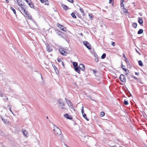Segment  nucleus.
Masks as SVG:
<instances>
[{
    "label": "nucleus",
    "instance_id": "obj_1",
    "mask_svg": "<svg viewBox=\"0 0 147 147\" xmlns=\"http://www.w3.org/2000/svg\"><path fill=\"white\" fill-rule=\"evenodd\" d=\"M21 9L22 11L25 14V16L27 17L28 19L31 20L32 19V16L29 14L27 11L25 10L24 7L22 6Z\"/></svg>",
    "mask_w": 147,
    "mask_h": 147
},
{
    "label": "nucleus",
    "instance_id": "obj_2",
    "mask_svg": "<svg viewBox=\"0 0 147 147\" xmlns=\"http://www.w3.org/2000/svg\"><path fill=\"white\" fill-rule=\"evenodd\" d=\"M58 102L59 108L62 109H65L64 102L61 99H59Z\"/></svg>",
    "mask_w": 147,
    "mask_h": 147
},
{
    "label": "nucleus",
    "instance_id": "obj_3",
    "mask_svg": "<svg viewBox=\"0 0 147 147\" xmlns=\"http://www.w3.org/2000/svg\"><path fill=\"white\" fill-rule=\"evenodd\" d=\"M53 130L54 133L57 135H59L61 134V131L59 128L55 125L53 127Z\"/></svg>",
    "mask_w": 147,
    "mask_h": 147
},
{
    "label": "nucleus",
    "instance_id": "obj_4",
    "mask_svg": "<svg viewBox=\"0 0 147 147\" xmlns=\"http://www.w3.org/2000/svg\"><path fill=\"white\" fill-rule=\"evenodd\" d=\"M65 101L68 105V106L71 109L74 110V111H75V110L74 109V106L73 105L72 102L69 100H68L67 98H65Z\"/></svg>",
    "mask_w": 147,
    "mask_h": 147
},
{
    "label": "nucleus",
    "instance_id": "obj_5",
    "mask_svg": "<svg viewBox=\"0 0 147 147\" xmlns=\"http://www.w3.org/2000/svg\"><path fill=\"white\" fill-rule=\"evenodd\" d=\"M83 43L89 49H91V46L88 42L85 41H84Z\"/></svg>",
    "mask_w": 147,
    "mask_h": 147
},
{
    "label": "nucleus",
    "instance_id": "obj_6",
    "mask_svg": "<svg viewBox=\"0 0 147 147\" xmlns=\"http://www.w3.org/2000/svg\"><path fill=\"white\" fill-rule=\"evenodd\" d=\"M119 79L120 81L123 82H125V77L124 75L123 74H121L120 75Z\"/></svg>",
    "mask_w": 147,
    "mask_h": 147
},
{
    "label": "nucleus",
    "instance_id": "obj_7",
    "mask_svg": "<svg viewBox=\"0 0 147 147\" xmlns=\"http://www.w3.org/2000/svg\"><path fill=\"white\" fill-rule=\"evenodd\" d=\"M59 51L62 55L64 56H66L67 54V53L66 51H64L61 49H59Z\"/></svg>",
    "mask_w": 147,
    "mask_h": 147
},
{
    "label": "nucleus",
    "instance_id": "obj_8",
    "mask_svg": "<svg viewBox=\"0 0 147 147\" xmlns=\"http://www.w3.org/2000/svg\"><path fill=\"white\" fill-rule=\"evenodd\" d=\"M47 50L48 52H51L53 50L51 47L50 46L48 45H47Z\"/></svg>",
    "mask_w": 147,
    "mask_h": 147
},
{
    "label": "nucleus",
    "instance_id": "obj_9",
    "mask_svg": "<svg viewBox=\"0 0 147 147\" xmlns=\"http://www.w3.org/2000/svg\"><path fill=\"white\" fill-rule=\"evenodd\" d=\"M79 68L81 70L84 71L85 70L84 65L82 64H81L79 65Z\"/></svg>",
    "mask_w": 147,
    "mask_h": 147
},
{
    "label": "nucleus",
    "instance_id": "obj_10",
    "mask_svg": "<svg viewBox=\"0 0 147 147\" xmlns=\"http://www.w3.org/2000/svg\"><path fill=\"white\" fill-rule=\"evenodd\" d=\"M17 4L20 6L21 7L22 6L24 7V8L25 5H23L22 3H21L22 2L21 0H17Z\"/></svg>",
    "mask_w": 147,
    "mask_h": 147
},
{
    "label": "nucleus",
    "instance_id": "obj_11",
    "mask_svg": "<svg viewBox=\"0 0 147 147\" xmlns=\"http://www.w3.org/2000/svg\"><path fill=\"white\" fill-rule=\"evenodd\" d=\"M138 22L139 24L141 25H142V24H143V22L142 19V18L140 17L139 18H138Z\"/></svg>",
    "mask_w": 147,
    "mask_h": 147
},
{
    "label": "nucleus",
    "instance_id": "obj_12",
    "mask_svg": "<svg viewBox=\"0 0 147 147\" xmlns=\"http://www.w3.org/2000/svg\"><path fill=\"white\" fill-rule=\"evenodd\" d=\"M22 132L24 135L26 137H28V133L27 131L24 129H22Z\"/></svg>",
    "mask_w": 147,
    "mask_h": 147
},
{
    "label": "nucleus",
    "instance_id": "obj_13",
    "mask_svg": "<svg viewBox=\"0 0 147 147\" xmlns=\"http://www.w3.org/2000/svg\"><path fill=\"white\" fill-rule=\"evenodd\" d=\"M64 117L69 119H72V117H71L70 116H69L68 114H65Z\"/></svg>",
    "mask_w": 147,
    "mask_h": 147
},
{
    "label": "nucleus",
    "instance_id": "obj_14",
    "mask_svg": "<svg viewBox=\"0 0 147 147\" xmlns=\"http://www.w3.org/2000/svg\"><path fill=\"white\" fill-rule=\"evenodd\" d=\"M75 70V71L77 72V73H78L79 74H80V69L79 68V67H75L74 68Z\"/></svg>",
    "mask_w": 147,
    "mask_h": 147
},
{
    "label": "nucleus",
    "instance_id": "obj_15",
    "mask_svg": "<svg viewBox=\"0 0 147 147\" xmlns=\"http://www.w3.org/2000/svg\"><path fill=\"white\" fill-rule=\"evenodd\" d=\"M53 68L54 69L55 71L56 74H58L59 73V71H58V69H57V68L56 67V66L55 65H54L53 66Z\"/></svg>",
    "mask_w": 147,
    "mask_h": 147
},
{
    "label": "nucleus",
    "instance_id": "obj_16",
    "mask_svg": "<svg viewBox=\"0 0 147 147\" xmlns=\"http://www.w3.org/2000/svg\"><path fill=\"white\" fill-rule=\"evenodd\" d=\"M61 6L63 8V9L65 10H67V6L63 4H61Z\"/></svg>",
    "mask_w": 147,
    "mask_h": 147
},
{
    "label": "nucleus",
    "instance_id": "obj_17",
    "mask_svg": "<svg viewBox=\"0 0 147 147\" xmlns=\"http://www.w3.org/2000/svg\"><path fill=\"white\" fill-rule=\"evenodd\" d=\"M56 32L57 34L59 36H61L63 34V33L62 32L58 30H56Z\"/></svg>",
    "mask_w": 147,
    "mask_h": 147
},
{
    "label": "nucleus",
    "instance_id": "obj_18",
    "mask_svg": "<svg viewBox=\"0 0 147 147\" xmlns=\"http://www.w3.org/2000/svg\"><path fill=\"white\" fill-rule=\"evenodd\" d=\"M28 5L31 7L34 8V5L32 1Z\"/></svg>",
    "mask_w": 147,
    "mask_h": 147
},
{
    "label": "nucleus",
    "instance_id": "obj_19",
    "mask_svg": "<svg viewBox=\"0 0 147 147\" xmlns=\"http://www.w3.org/2000/svg\"><path fill=\"white\" fill-rule=\"evenodd\" d=\"M143 32V30L142 29H140L138 32V34H140L142 33Z\"/></svg>",
    "mask_w": 147,
    "mask_h": 147
},
{
    "label": "nucleus",
    "instance_id": "obj_20",
    "mask_svg": "<svg viewBox=\"0 0 147 147\" xmlns=\"http://www.w3.org/2000/svg\"><path fill=\"white\" fill-rule=\"evenodd\" d=\"M137 24L136 23H133L132 24V26L134 28H136L137 27Z\"/></svg>",
    "mask_w": 147,
    "mask_h": 147
},
{
    "label": "nucleus",
    "instance_id": "obj_21",
    "mask_svg": "<svg viewBox=\"0 0 147 147\" xmlns=\"http://www.w3.org/2000/svg\"><path fill=\"white\" fill-rule=\"evenodd\" d=\"M60 28L61 29V30L62 31H66L65 30L66 29L65 28L64 26L63 25H62V26L61 27H60Z\"/></svg>",
    "mask_w": 147,
    "mask_h": 147
},
{
    "label": "nucleus",
    "instance_id": "obj_22",
    "mask_svg": "<svg viewBox=\"0 0 147 147\" xmlns=\"http://www.w3.org/2000/svg\"><path fill=\"white\" fill-rule=\"evenodd\" d=\"M10 9L12 10L14 13V14L15 15L16 14V10L15 9H14L12 7H11Z\"/></svg>",
    "mask_w": 147,
    "mask_h": 147
},
{
    "label": "nucleus",
    "instance_id": "obj_23",
    "mask_svg": "<svg viewBox=\"0 0 147 147\" xmlns=\"http://www.w3.org/2000/svg\"><path fill=\"white\" fill-rule=\"evenodd\" d=\"M124 1H123L122 2H121L120 3V5H121V7H123V8H122L123 9L124 8V9L125 10V9L124 7V4H123Z\"/></svg>",
    "mask_w": 147,
    "mask_h": 147
},
{
    "label": "nucleus",
    "instance_id": "obj_24",
    "mask_svg": "<svg viewBox=\"0 0 147 147\" xmlns=\"http://www.w3.org/2000/svg\"><path fill=\"white\" fill-rule=\"evenodd\" d=\"M73 65L74 68L78 67L77 63L76 62H74L73 63Z\"/></svg>",
    "mask_w": 147,
    "mask_h": 147
},
{
    "label": "nucleus",
    "instance_id": "obj_25",
    "mask_svg": "<svg viewBox=\"0 0 147 147\" xmlns=\"http://www.w3.org/2000/svg\"><path fill=\"white\" fill-rule=\"evenodd\" d=\"M139 65L140 66H142L143 65V63L142 61L141 60H139L138 61Z\"/></svg>",
    "mask_w": 147,
    "mask_h": 147
},
{
    "label": "nucleus",
    "instance_id": "obj_26",
    "mask_svg": "<svg viewBox=\"0 0 147 147\" xmlns=\"http://www.w3.org/2000/svg\"><path fill=\"white\" fill-rule=\"evenodd\" d=\"M71 15L73 17V18H76V16L75 15V14L74 13H72L71 14Z\"/></svg>",
    "mask_w": 147,
    "mask_h": 147
},
{
    "label": "nucleus",
    "instance_id": "obj_27",
    "mask_svg": "<svg viewBox=\"0 0 147 147\" xmlns=\"http://www.w3.org/2000/svg\"><path fill=\"white\" fill-rule=\"evenodd\" d=\"M79 7H80L79 8V9L80 11V12L83 14L84 13V10H83V9L82 8H81V7H80L79 6Z\"/></svg>",
    "mask_w": 147,
    "mask_h": 147
},
{
    "label": "nucleus",
    "instance_id": "obj_28",
    "mask_svg": "<svg viewBox=\"0 0 147 147\" xmlns=\"http://www.w3.org/2000/svg\"><path fill=\"white\" fill-rule=\"evenodd\" d=\"M106 57V54L105 53L103 54L101 56V58L102 59H105Z\"/></svg>",
    "mask_w": 147,
    "mask_h": 147
},
{
    "label": "nucleus",
    "instance_id": "obj_29",
    "mask_svg": "<svg viewBox=\"0 0 147 147\" xmlns=\"http://www.w3.org/2000/svg\"><path fill=\"white\" fill-rule=\"evenodd\" d=\"M105 113L104 112H101L100 113V115L101 117H103L105 115Z\"/></svg>",
    "mask_w": 147,
    "mask_h": 147
},
{
    "label": "nucleus",
    "instance_id": "obj_30",
    "mask_svg": "<svg viewBox=\"0 0 147 147\" xmlns=\"http://www.w3.org/2000/svg\"><path fill=\"white\" fill-rule=\"evenodd\" d=\"M89 16L90 17V19L91 20H92L93 19V17L92 16V14H90L89 15Z\"/></svg>",
    "mask_w": 147,
    "mask_h": 147
},
{
    "label": "nucleus",
    "instance_id": "obj_31",
    "mask_svg": "<svg viewBox=\"0 0 147 147\" xmlns=\"http://www.w3.org/2000/svg\"><path fill=\"white\" fill-rule=\"evenodd\" d=\"M125 67L124 65H122L121 66V68L123 69L125 71H127V70L124 67Z\"/></svg>",
    "mask_w": 147,
    "mask_h": 147
},
{
    "label": "nucleus",
    "instance_id": "obj_32",
    "mask_svg": "<svg viewBox=\"0 0 147 147\" xmlns=\"http://www.w3.org/2000/svg\"><path fill=\"white\" fill-rule=\"evenodd\" d=\"M1 118L2 121H3L4 123H5L6 122H7V120L6 119H4V118H2V117H1Z\"/></svg>",
    "mask_w": 147,
    "mask_h": 147
},
{
    "label": "nucleus",
    "instance_id": "obj_33",
    "mask_svg": "<svg viewBox=\"0 0 147 147\" xmlns=\"http://www.w3.org/2000/svg\"><path fill=\"white\" fill-rule=\"evenodd\" d=\"M124 103L125 105H127L128 104V103L127 100H125L124 102Z\"/></svg>",
    "mask_w": 147,
    "mask_h": 147
},
{
    "label": "nucleus",
    "instance_id": "obj_34",
    "mask_svg": "<svg viewBox=\"0 0 147 147\" xmlns=\"http://www.w3.org/2000/svg\"><path fill=\"white\" fill-rule=\"evenodd\" d=\"M95 61L96 62H97L98 61L99 59L98 57H95L94 58Z\"/></svg>",
    "mask_w": 147,
    "mask_h": 147
},
{
    "label": "nucleus",
    "instance_id": "obj_35",
    "mask_svg": "<svg viewBox=\"0 0 147 147\" xmlns=\"http://www.w3.org/2000/svg\"><path fill=\"white\" fill-rule=\"evenodd\" d=\"M25 1L28 4L32 1L31 0H25Z\"/></svg>",
    "mask_w": 147,
    "mask_h": 147
},
{
    "label": "nucleus",
    "instance_id": "obj_36",
    "mask_svg": "<svg viewBox=\"0 0 147 147\" xmlns=\"http://www.w3.org/2000/svg\"><path fill=\"white\" fill-rule=\"evenodd\" d=\"M56 26L57 27L59 28H60V27H61L62 26V25H61L58 23L57 24Z\"/></svg>",
    "mask_w": 147,
    "mask_h": 147
},
{
    "label": "nucleus",
    "instance_id": "obj_37",
    "mask_svg": "<svg viewBox=\"0 0 147 147\" xmlns=\"http://www.w3.org/2000/svg\"><path fill=\"white\" fill-rule=\"evenodd\" d=\"M84 107L82 106V109L81 110V112L82 114H83L84 113Z\"/></svg>",
    "mask_w": 147,
    "mask_h": 147
},
{
    "label": "nucleus",
    "instance_id": "obj_38",
    "mask_svg": "<svg viewBox=\"0 0 147 147\" xmlns=\"http://www.w3.org/2000/svg\"><path fill=\"white\" fill-rule=\"evenodd\" d=\"M83 117L84 118H85V117L86 118V114L84 113L83 114H82Z\"/></svg>",
    "mask_w": 147,
    "mask_h": 147
},
{
    "label": "nucleus",
    "instance_id": "obj_39",
    "mask_svg": "<svg viewBox=\"0 0 147 147\" xmlns=\"http://www.w3.org/2000/svg\"><path fill=\"white\" fill-rule=\"evenodd\" d=\"M4 100H8V98L6 96H5L3 98Z\"/></svg>",
    "mask_w": 147,
    "mask_h": 147
},
{
    "label": "nucleus",
    "instance_id": "obj_40",
    "mask_svg": "<svg viewBox=\"0 0 147 147\" xmlns=\"http://www.w3.org/2000/svg\"><path fill=\"white\" fill-rule=\"evenodd\" d=\"M94 56L95 57V58L96 57H98V56L97 55V54L96 53H94Z\"/></svg>",
    "mask_w": 147,
    "mask_h": 147
},
{
    "label": "nucleus",
    "instance_id": "obj_41",
    "mask_svg": "<svg viewBox=\"0 0 147 147\" xmlns=\"http://www.w3.org/2000/svg\"><path fill=\"white\" fill-rule=\"evenodd\" d=\"M8 107H9L8 109H9V111L12 113L13 114V113L12 112V111H11V107L10 106H9V105H8Z\"/></svg>",
    "mask_w": 147,
    "mask_h": 147
},
{
    "label": "nucleus",
    "instance_id": "obj_42",
    "mask_svg": "<svg viewBox=\"0 0 147 147\" xmlns=\"http://www.w3.org/2000/svg\"><path fill=\"white\" fill-rule=\"evenodd\" d=\"M67 1H68L69 2L71 3H73V0H67Z\"/></svg>",
    "mask_w": 147,
    "mask_h": 147
},
{
    "label": "nucleus",
    "instance_id": "obj_43",
    "mask_svg": "<svg viewBox=\"0 0 147 147\" xmlns=\"http://www.w3.org/2000/svg\"><path fill=\"white\" fill-rule=\"evenodd\" d=\"M111 45L113 46H115V43L114 42H112L111 43Z\"/></svg>",
    "mask_w": 147,
    "mask_h": 147
},
{
    "label": "nucleus",
    "instance_id": "obj_44",
    "mask_svg": "<svg viewBox=\"0 0 147 147\" xmlns=\"http://www.w3.org/2000/svg\"><path fill=\"white\" fill-rule=\"evenodd\" d=\"M132 78H134V79H135L136 80H137V78L136 77H135L134 76H132Z\"/></svg>",
    "mask_w": 147,
    "mask_h": 147
},
{
    "label": "nucleus",
    "instance_id": "obj_45",
    "mask_svg": "<svg viewBox=\"0 0 147 147\" xmlns=\"http://www.w3.org/2000/svg\"><path fill=\"white\" fill-rule=\"evenodd\" d=\"M41 2L42 3H45V0H40Z\"/></svg>",
    "mask_w": 147,
    "mask_h": 147
},
{
    "label": "nucleus",
    "instance_id": "obj_46",
    "mask_svg": "<svg viewBox=\"0 0 147 147\" xmlns=\"http://www.w3.org/2000/svg\"><path fill=\"white\" fill-rule=\"evenodd\" d=\"M61 63H62V65H63V67L64 68V67H65L63 61H61Z\"/></svg>",
    "mask_w": 147,
    "mask_h": 147
},
{
    "label": "nucleus",
    "instance_id": "obj_47",
    "mask_svg": "<svg viewBox=\"0 0 147 147\" xmlns=\"http://www.w3.org/2000/svg\"><path fill=\"white\" fill-rule=\"evenodd\" d=\"M57 60L58 62H60L61 61V59H57Z\"/></svg>",
    "mask_w": 147,
    "mask_h": 147
},
{
    "label": "nucleus",
    "instance_id": "obj_48",
    "mask_svg": "<svg viewBox=\"0 0 147 147\" xmlns=\"http://www.w3.org/2000/svg\"><path fill=\"white\" fill-rule=\"evenodd\" d=\"M139 73H138V72H136L135 73L136 75H138V76L139 75Z\"/></svg>",
    "mask_w": 147,
    "mask_h": 147
},
{
    "label": "nucleus",
    "instance_id": "obj_49",
    "mask_svg": "<svg viewBox=\"0 0 147 147\" xmlns=\"http://www.w3.org/2000/svg\"><path fill=\"white\" fill-rule=\"evenodd\" d=\"M79 35H80V36H83V34L82 33H80L79 34Z\"/></svg>",
    "mask_w": 147,
    "mask_h": 147
},
{
    "label": "nucleus",
    "instance_id": "obj_50",
    "mask_svg": "<svg viewBox=\"0 0 147 147\" xmlns=\"http://www.w3.org/2000/svg\"><path fill=\"white\" fill-rule=\"evenodd\" d=\"M123 57L124 58H125V54L123 53Z\"/></svg>",
    "mask_w": 147,
    "mask_h": 147
},
{
    "label": "nucleus",
    "instance_id": "obj_51",
    "mask_svg": "<svg viewBox=\"0 0 147 147\" xmlns=\"http://www.w3.org/2000/svg\"><path fill=\"white\" fill-rule=\"evenodd\" d=\"M0 96L2 97L3 96V94H0Z\"/></svg>",
    "mask_w": 147,
    "mask_h": 147
},
{
    "label": "nucleus",
    "instance_id": "obj_52",
    "mask_svg": "<svg viewBox=\"0 0 147 147\" xmlns=\"http://www.w3.org/2000/svg\"><path fill=\"white\" fill-rule=\"evenodd\" d=\"M5 1H6V2L7 3H8L9 2V1H8V0H5Z\"/></svg>",
    "mask_w": 147,
    "mask_h": 147
},
{
    "label": "nucleus",
    "instance_id": "obj_53",
    "mask_svg": "<svg viewBox=\"0 0 147 147\" xmlns=\"http://www.w3.org/2000/svg\"><path fill=\"white\" fill-rule=\"evenodd\" d=\"M136 51L138 53L139 55L141 54L136 49Z\"/></svg>",
    "mask_w": 147,
    "mask_h": 147
},
{
    "label": "nucleus",
    "instance_id": "obj_54",
    "mask_svg": "<svg viewBox=\"0 0 147 147\" xmlns=\"http://www.w3.org/2000/svg\"><path fill=\"white\" fill-rule=\"evenodd\" d=\"M85 119L87 120V121H88L89 119H88L86 117V118L85 117Z\"/></svg>",
    "mask_w": 147,
    "mask_h": 147
},
{
    "label": "nucleus",
    "instance_id": "obj_55",
    "mask_svg": "<svg viewBox=\"0 0 147 147\" xmlns=\"http://www.w3.org/2000/svg\"><path fill=\"white\" fill-rule=\"evenodd\" d=\"M85 119L87 120V121H88L89 119H88L86 117V118L85 117Z\"/></svg>",
    "mask_w": 147,
    "mask_h": 147
},
{
    "label": "nucleus",
    "instance_id": "obj_56",
    "mask_svg": "<svg viewBox=\"0 0 147 147\" xmlns=\"http://www.w3.org/2000/svg\"><path fill=\"white\" fill-rule=\"evenodd\" d=\"M93 72H94V73H95L96 72V70H94H94H93Z\"/></svg>",
    "mask_w": 147,
    "mask_h": 147
},
{
    "label": "nucleus",
    "instance_id": "obj_57",
    "mask_svg": "<svg viewBox=\"0 0 147 147\" xmlns=\"http://www.w3.org/2000/svg\"><path fill=\"white\" fill-rule=\"evenodd\" d=\"M112 0H109V3H111Z\"/></svg>",
    "mask_w": 147,
    "mask_h": 147
},
{
    "label": "nucleus",
    "instance_id": "obj_58",
    "mask_svg": "<svg viewBox=\"0 0 147 147\" xmlns=\"http://www.w3.org/2000/svg\"><path fill=\"white\" fill-rule=\"evenodd\" d=\"M48 0H45V3H46V2H48Z\"/></svg>",
    "mask_w": 147,
    "mask_h": 147
},
{
    "label": "nucleus",
    "instance_id": "obj_59",
    "mask_svg": "<svg viewBox=\"0 0 147 147\" xmlns=\"http://www.w3.org/2000/svg\"><path fill=\"white\" fill-rule=\"evenodd\" d=\"M47 2H46V3H45V5H47V4H48L47 3Z\"/></svg>",
    "mask_w": 147,
    "mask_h": 147
},
{
    "label": "nucleus",
    "instance_id": "obj_60",
    "mask_svg": "<svg viewBox=\"0 0 147 147\" xmlns=\"http://www.w3.org/2000/svg\"><path fill=\"white\" fill-rule=\"evenodd\" d=\"M1 147H5L4 146H3L2 145H1Z\"/></svg>",
    "mask_w": 147,
    "mask_h": 147
},
{
    "label": "nucleus",
    "instance_id": "obj_61",
    "mask_svg": "<svg viewBox=\"0 0 147 147\" xmlns=\"http://www.w3.org/2000/svg\"><path fill=\"white\" fill-rule=\"evenodd\" d=\"M125 58V60H127V58L126 57H125V58Z\"/></svg>",
    "mask_w": 147,
    "mask_h": 147
},
{
    "label": "nucleus",
    "instance_id": "obj_62",
    "mask_svg": "<svg viewBox=\"0 0 147 147\" xmlns=\"http://www.w3.org/2000/svg\"><path fill=\"white\" fill-rule=\"evenodd\" d=\"M47 119H48V117H47Z\"/></svg>",
    "mask_w": 147,
    "mask_h": 147
},
{
    "label": "nucleus",
    "instance_id": "obj_63",
    "mask_svg": "<svg viewBox=\"0 0 147 147\" xmlns=\"http://www.w3.org/2000/svg\"><path fill=\"white\" fill-rule=\"evenodd\" d=\"M41 76L42 79V76L41 75Z\"/></svg>",
    "mask_w": 147,
    "mask_h": 147
},
{
    "label": "nucleus",
    "instance_id": "obj_64",
    "mask_svg": "<svg viewBox=\"0 0 147 147\" xmlns=\"http://www.w3.org/2000/svg\"><path fill=\"white\" fill-rule=\"evenodd\" d=\"M126 62H127V61L125 60Z\"/></svg>",
    "mask_w": 147,
    "mask_h": 147
}]
</instances>
